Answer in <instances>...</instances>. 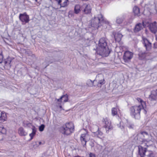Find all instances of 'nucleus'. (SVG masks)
<instances>
[{"instance_id": "nucleus-1", "label": "nucleus", "mask_w": 157, "mask_h": 157, "mask_svg": "<svg viewBox=\"0 0 157 157\" xmlns=\"http://www.w3.org/2000/svg\"><path fill=\"white\" fill-rule=\"evenodd\" d=\"M137 100L138 101L140 102V104L137 105L132 106L130 109L131 114L137 119L140 118V112L141 110H144V113H146V111L144 109L143 104L145 103L141 99L138 98Z\"/></svg>"}, {"instance_id": "nucleus-2", "label": "nucleus", "mask_w": 157, "mask_h": 157, "mask_svg": "<svg viewBox=\"0 0 157 157\" xmlns=\"http://www.w3.org/2000/svg\"><path fill=\"white\" fill-rule=\"evenodd\" d=\"M97 50V52L100 55L105 56H108L109 54V50L105 38H101L100 39L98 43V47Z\"/></svg>"}, {"instance_id": "nucleus-3", "label": "nucleus", "mask_w": 157, "mask_h": 157, "mask_svg": "<svg viewBox=\"0 0 157 157\" xmlns=\"http://www.w3.org/2000/svg\"><path fill=\"white\" fill-rule=\"evenodd\" d=\"M105 23L106 24H109V22L104 21L103 16L101 14L98 15L97 17H94L91 20V27L95 29H98L101 25L102 23Z\"/></svg>"}, {"instance_id": "nucleus-4", "label": "nucleus", "mask_w": 157, "mask_h": 157, "mask_svg": "<svg viewBox=\"0 0 157 157\" xmlns=\"http://www.w3.org/2000/svg\"><path fill=\"white\" fill-rule=\"evenodd\" d=\"M75 130L74 124L72 122L66 123L60 128V131L64 135H68L73 133Z\"/></svg>"}, {"instance_id": "nucleus-5", "label": "nucleus", "mask_w": 157, "mask_h": 157, "mask_svg": "<svg viewBox=\"0 0 157 157\" xmlns=\"http://www.w3.org/2000/svg\"><path fill=\"white\" fill-rule=\"evenodd\" d=\"M102 122L104 123V127L105 128L107 133H108L109 131L113 129V127L111 124V122L107 118H103Z\"/></svg>"}, {"instance_id": "nucleus-6", "label": "nucleus", "mask_w": 157, "mask_h": 157, "mask_svg": "<svg viewBox=\"0 0 157 157\" xmlns=\"http://www.w3.org/2000/svg\"><path fill=\"white\" fill-rule=\"evenodd\" d=\"M132 52L128 51H125L123 56V59L125 62H129L133 57Z\"/></svg>"}, {"instance_id": "nucleus-7", "label": "nucleus", "mask_w": 157, "mask_h": 157, "mask_svg": "<svg viewBox=\"0 0 157 157\" xmlns=\"http://www.w3.org/2000/svg\"><path fill=\"white\" fill-rule=\"evenodd\" d=\"M81 10L85 14H89L91 12V8L89 4L84 3L81 6Z\"/></svg>"}, {"instance_id": "nucleus-8", "label": "nucleus", "mask_w": 157, "mask_h": 157, "mask_svg": "<svg viewBox=\"0 0 157 157\" xmlns=\"http://www.w3.org/2000/svg\"><path fill=\"white\" fill-rule=\"evenodd\" d=\"M56 100H57V101L58 102V105L60 108L61 109L62 108L61 105V103L62 102H65L68 101V96L67 94L63 95L60 98L57 99H56Z\"/></svg>"}, {"instance_id": "nucleus-9", "label": "nucleus", "mask_w": 157, "mask_h": 157, "mask_svg": "<svg viewBox=\"0 0 157 157\" xmlns=\"http://www.w3.org/2000/svg\"><path fill=\"white\" fill-rule=\"evenodd\" d=\"M138 148L139 155L141 157H144L145 155V153L146 152H148V151L146 147H143L142 146L139 145L138 146Z\"/></svg>"}, {"instance_id": "nucleus-10", "label": "nucleus", "mask_w": 157, "mask_h": 157, "mask_svg": "<svg viewBox=\"0 0 157 157\" xmlns=\"http://www.w3.org/2000/svg\"><path fill=\"white\" fill-rule=\"evenodd\" d=\"M143 43L147 51H149L151 48V44L146 38H143Z\"/></svg>"}, {"instance_id": "nucleus-11", "label": "nucleus", "mask_w": 157, "mask_h": 157, "mask_svg": "<svg viewBox=\"0 0 157 157\" xmlns=\"http://www.w3.org/2000/svg\"><path fill=\"white\" fill-rule=\"evenodd\" d=\"M19 18L22 22H25V23H28L29 21V16L25 13L23 14H20Z\"/></svg>"}, {"instance_id": "nucleus-12", "label": "nucleus", "mask_w": 157, "mask_h": 157, "mask_svg": "<svg viewBox=\"0 0 157 157\" xmlns=\"http://www.w3.org/2000/svg\"><path fill=\"white\" fill-rule=\"evenodd\" d=\"M149 28L151 32L155 33L157 32V23L155 21L150 23L149 26Z\"/></svg>"}, {"instance_id": "nucleus-13", "label": "nucleus", "mask_w": 157, "mask_h": 157, "mask_svg": "<svg viewBox=\"0 0 157 157\" xmlns=\"http://www.w3.org/2000/svg\"><path fill=\"white\" fill-rule=\"evenodd\" d=\"M149 99L151 101L157 100V89L152 90L149 96Z\"/></svg>"}, {"instance_id": "nucleus-14", "label": "nucleus", "mask_w": 157, "mask_h": 157, "mask_svg": "<svg viewBox=\"0 0 157 157\" xmlns=\"http://www.w3.org/2000/svg\"><path fill=\"white\" fill-rule=\"evenodd\" d=\"M144 24L143 22L142 23H138L136 24L134 29V31L135 33H136L143 29V27H144Z\"/></svg>"}, {"instance_id": "nucleus-15", "label": "nucleus", "mask_w": 157, "mask_h": 157, "mask_svg": "<svg viewBox=\"0 0 157 157\" xmlns=\"http://www.w3.org/2000/svg\"><path fill=\"white\" fill-rule=\"evenodd\" d=\"M150 53L147 52H140L138 54L139 59L140 60H143L144 59L145 57L149 56Z\"/></svg>"}, {"instance_id": "nucleus-16", "label": "nucleus", "mask_w": 157, "mask_h": 157, "mask_svg": "<svg viewBox=\"0 0 157 157\" xmlns=\"http://www.w3.org/2000/svg\"><path fill=\"white\" fill-rule=\"evenodd\" d=\"M114 36L115 41L118 42L121 40L123 35L121 33H117L115 34Z\"/></svg>"}, {"instance_id": "nucleus-17", "label": "nucleus", "mask_w": 157, "mask_h": 157, "mask_svg": "<svg viewBox=\"0 0 157 157\" xmlns=\"http://www.w3.org/2000/svg\"><path fill=\"white\" fill-rule=\"evenodd\" d=\"M13 59L10 57H8L5 60L4 63L6 66H8V67L10 68L11 67V65L10 64L12 61Z\"/></svg>"}, {"instance_id": "nucleus-18", "label": "nucleus", "mask_w": 157, "mask_h": 157, "mask_svg": "<svg viewBox=\"0 0 157 157\" xmlns=\"http://www.w3.org/2000/svg\"><path fill=\"white\" fill-rule=\"evenodd\" d=\"M68 0H59L58 3L60 5L61 7H64L67 5Z\"/></svg>"}, {"instance_id": "nucleus-19", "label": "nucleus", "mask_w": 157, "mask_h": 157, "mask_svg": "<svg viewBox=\"0 0 157 157\" xmlns=\"http://www.w3.org/2000/svg\"><path fill=\"white\" fill-rule=\"evenodd\" d=\"M6 115L2 112L0 113V123H2L6 120Z\"/></svg>"}, {"instance_id": "nucleus-20", "label": "nucleus", "mask_w": 157, "mask_h": 157, "mask_svg": "<svg viewBox=\"0 0 157 157\" xmlns=\"http://www.w3.org/2000/svg\"><path fill=\"white\" fill-rule=\"evenodd\" d=\"M18 133L21 136H25L27 134V133L25 131L22 127H20L19 128L18 130Z\"/></svg>"}, {"instance_id": "nucleus-21", "label": "nucleus", "mask_w": 157, "mask_h": 157, "mask_svg": "<svg viewBox=\"0 0 157 157\" xmlns=\"http://www.w3.org/2000/svg\"><path fill=\"white\" fill-rule=\"evenodd\" d=\"M95 127L97 128V131L94 132L95 135L96 136L98 137L101 138L103 134L102 132L99 130V128L97 126H95Z\"/></svg>"}, {"instance_id": "nucleus-22", "label": "nucleus", "mask_w": 157, "mask_h": 157, "mask_svg": "<svg viewBox=\"0 0 157 157\" xmlns=\"http://www.w3.org/2000/svg\"><path fill=\"white\" fill-rule=\"evenodd\" d=\"M81 10V6L79 5H75L74 8L75 13L76 14L78 13Z\"/></svg>"}, {"instance_id": "nucleus-23", "label": "nucleus", "mask_w": 157, "mask_h": 157, "mask_svg": "<svg viewBox=\"0 0 157 157\" xmlns=\"http://www.w3.org/2000/svg\"><path fill=\"white\" fill-rule=\"evenodd\" d=\"M32 129V132L29 134V136L31 137V140H32L33 138V137L36 134V128L34 126L33 127Z\"/></svg>"}, {"instance_id": "nucleus-24", "label": "nucleus", "mask_w": 157, "mask_h": 157, "mask_svg": "<svg viewBox=\"0 0 157 157\" xmlns=\"http://www.w3.org/2000/svg\"><path fill=\"white\" fill-rule=\"evenodd\" d=\"M126 125L130 129L133 128L134 126L133 124L132 123L128 121H127Z\"/></svg>"}, {"instance_id": "nucleus-25", "label": "nucleus", "mask_w": 157, "mask_h": 157, "mask_svg": "<svg viewBox=\"0 0 157 157\" xmlns=\"http://www.w3.org/2000/svg\"><path fill=\"white\" fill-rule=\"evenodd\" d=\"M133 11L136 15H138L140 13V9L137 6H134L133 9Z\"/></svg>"}, {"instance_id": "nucleus-26", "label": "nucleus", "mask_w": 157, "mask_h": 157, "mask_svg": "<svg viewBox=\"0 0 157 157\" xmlns=\"http://www.w3.org/2000/svg\"><path fill=\"white\" fill-rule=\"evenodd\" d=\"M80 140L83 146L85 147L86 146V142L88 140L85 139L84 138L82 137L81 136H80Z\"/></svg>"}, {"instance_id": "nucleus-27", "label": "nucleus", "mask_w": 157, "mask_h": 157, "mask_svg": "<svg viewBox=\"0 0 157 157\" xmlns=\"http://www.w3.org/2000/svg\"><path fill=\"white\" fill-rule=\"evenodd\" d=\"M105 83V80L104 78H103L99 81L97 84V86L98 87H101L102 85L104 84Z\"/></svg>"}, {"instance_id": "nucleus-28", "label": "nucleus", "mask_w": 157, "mask_h": 157, "mask_svg": "<svg viewBox=\"0 0 157 157\" xmlns=\"http://www.w3.org/2000/svg\"><path fill=\"white\" fill-rule=\"evenodd\" d=\"M80 136L82 137V138H84L88 141L90 139V136L87 133L82 134Z\"/></svg>"}, {"instance_id": "nucleus-29", "label": "nucleus", "mask_w": 157, "mask_h": 157, "mask_svg": "<svg viewBox=\"0 0 157 157\" xmlns=\"http://www.w3.org/2000/svg\"><path fill=\"white\" fill-rule=\"evenodd\" d=\"M112 115L114 116L117 114V109L116 108H112Z\"/></svg>"}, {"instance_id": "nucleus-30", "label": "nucleus", "mask_w": 157, "mask_h": 157, "mask_svg": "<svg viewBox=\"0 0 157 157\" xmlns=\"http://www.w3.org/2000/svg\"><path fill=\"white\" fill-rule=\"evenodd\" d=\"M142 143H141V144H143L144 143V146H146L147 147H148V146L147 145V143L149 142V140L146 139H142V140L141 141Z\"/></svg>"}, {"instance_id": "nucleus-31", "label": "nucleus", "mask_w": 157, "mask_h": 157, "mask_svg": "<svg viewBox=\"0 0 157 157\" xmlns=\"http://www.w3.org/2000/svg\"><path fill=\"white\" fill-rule=\"evenodd\" d=\"M148 152H149V154H147V156L148 157H155V155L152 151L149 150Z\"/></svg>"}, {"instance_id": "nucleus-32", "label": "nucleus", "mask_w": 157, "mask_h": 157, "mask_svg": "<svg viewBox=\"0 0 157 157\" xmlns=\"http://www.w3.org/2000/svg\"><path fill=\"white\" fill-rule=\"evenodd\" d=\"M3 59V56L2 54V52L0 50V63L2 62Z\"/></svg>"}, {"instance_id": "nucleus-33", "label": "nucleus", "mask_w": 157, "mask_h": 157, "mask_svg": "<svg viewBox=\"0 0 157 157\" xmlns=\"http://www.w3.org/2000/svg\"><path fill=\"white\" fill-rule=\"evenodd\" d=\"M123 19L122 18H117L116 20V22L118 24H120L122 22Z\"/></svg>"}, {"instance_id": "nucleus-34", "label": "nucleus", "mask_w": 157, "mask_h": 157, "mask_svg": "<svg viewBox=\"0 0 157 157\" xmlns=\"http://www.w3.org/2000/svg\"><path fill=\"white\" fill-rule=\"evenodd\" d=\"M44 127L45 125L43 124H42L39 127V130L40 131L42 132L44 130Z\"/></svg>"}, {"instance_id": "nucleus-35", "label": "nucleus", "mask_w": 157, "mask_h": 157, "mask_svg": "<svg viewBox=\"0 0 157 157\" xmlns=\"http://www.w3.org/2000/svg\"><path fill=\"white\" fill-rule=\"evenodd\" d=\"M141 134L144 136L145 137V136H149L147 132H141Z\"/></svg>"}, {"instance_id": "nucleus-36", "label": "nucleus", "mask_w": 157, "mask_h": 157, "mask_svg": "<svg viewBox=\"0 0 157 157\" xmlns=\"http://www.w3.org/2000/svg\"><path fill=\"white\" fill-rule=\"evenodd\" d=\"M89 157H95V155L93 153H90L89 154Z\"/></svg>"}, {"instance_id": "nucleus-37", "label": "nucleus", "mask_w": 157, "mask_h": 157, "mask_svg": "<svg viewBox=\"0 0 157 157\" xmlns=\"http://www.w3.org/2000/svg\"><path fill=\"white\" fill-rule=\"evenodd\" d=\"M26 53L28 54L29 55H30L31 54V52L29 51H26Z\"/></svg>"}, {"instance_id": "nucleus-38", "label": "nucleus", "mask_w": 157, "mask_h": 157, "mask_svg": "<svg viewBox=\"0 0 157 157\" xmlns=\"http://www.w3.org/2000/svg\"><path fill=\"white\" fill-rule=\"evenodd\" d=\"M98 77H100V78H103V75H100L99 76H98Z\"/></svg>"}, {"instance_id": "nucleus-39", "label": "nucleus", "mask_w": 157, "mask_h": 157, "mask_svg": "<svg viewBox=\"0 0 157 157\" xmlns=\"http://www.w3.org/2000/svg\"><path fill=\"white\" fill-rule=\"evenodd\" d=\"M124 128L122 126L121 127V129H123Z\"/></svg>"}, {"instance_id": "nucleus-40", "label": "nucleus", "mask_w": 157, "mask_h": 157, "mask_svg": "<svg viewBox=\"0 0 157 157\" xmlns=\"http://www.w3.org/2000/svg\"><path fill=\"white\" fill-rule=\"evenodd\" d=\"M75 157H80L79 156H75Z\"/></svg>"}, {"instance_id": "nucleus-41", "label": "nucleus", "mask_w": 157, "mask_h": 157, "mask_svg": "<svg viewBox=\"0 0 157 157\" xmlns=\"http://www.w3.org/2000/svg\"><path fill=\"white\" fill-rule=\"evenodd\" d=\"M83 1H88V0H82Z\"/></svg>"}, {"instance_id": "nucleus-42", "label": "nucleus", "mask_w": 157, "mask_h": 157, "mask_svg": "<svg viewBox=\"0 0 157 157\" xmlns=\"http://www.w3.org/2000/svg\"><path fill=\"white\" fill-rule=\"evenodd\" d=\"M41 142H39V144H41Z\"/></svg>"}, {"instance_id": "nucleus-43", "label": "nucleus", "mask_w": 157, "mask_h": 157, "mask_svg": "<svg viewBox=\"0 0 157 157\" xmlns=\"http://www.w3.org/2000/svg\"><path fill=\"white\" fill-rule=\"evenodd\" d=\"M35 1L36 2H37V0H35Z\"/></svg>"}, {"instance_id": "nucleus-44", "label": "nucleus", "mask_w": 157, "mask_h": 157, "mask_svg": "<svg viewBox=\"0 0 157 157\" xmlns=\"http://www.w3.org/2000/svg\"><path fill=\"white\" fill-rule=\"evenodd\" d=\"M121 122L120 123V124H121Z\"/></svg>"}, {"instance_id": "nucleus-45", "label": "nucleus", "mask_w": 157, "mask_h": 157, "mask_svg": "<svg viewBox=\"0 0 157 157\" xmlns=\"http://www.w3.org/2000/svg\"><path fill=\"white\" fill-rule=\"evenodd\" d=\"M2 140V139L0 138V140Z\"/></svg>"}]
</instances>
